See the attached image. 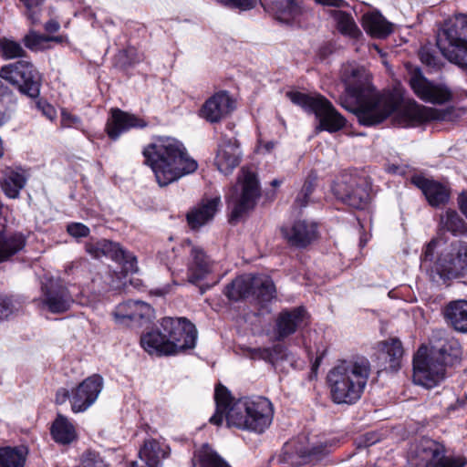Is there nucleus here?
Wrapping results in <instances>:
<instances>
[{"label":"nucleus","mask_w":467,"mask_h":467,"mask_svg":"<svg viewBox=\"0 0 467 467\" xmlns=\"http://www.w3.org/2000/svg\"><path fill=\"white\" fill-rule=\"evenodd\" d=\"M214 400L216 411L210 418V422L213 425L220 426L225 417L229 427L262 433L273 420V406L266 398H242L234 401L230 391L218 384Z\"/></svg>","instance_id":"f257e3e1"},{"label":"nucleus","mask_w":467,"mask_h":467,"mask_svg":"<svg viewBox=\"0 0 467 467\" xmlns=\"http://www.w3.org/2000/svg\"><path fill=\"white\" fill-rule=\"evenodd\" d=\"M341 79L345 85V91L353 106H342L354 112L360 124L372 126L382 122L396 108L394 100L389 97L379 96L374 93L370 85V78L365 68L351 65L344 67Z\"/></svg>","instance_id":"f03ea898"},{"label":"nucleus","mask_w":467,"mask_h":467,"mask_svg":"<svg viewBox=\"0 0 467 467\" xmlns=\"http://www.w3.org/2000/svg\"><path fill=\"white\" fill-rule=\"evenodd\" d=\"M143 155L161 187L194 172L198 168L197 161L189 156L182 143L173 138L155 140L144 149Z\"/></svg>","instance_id":"7ed1b4c3"},{"label":"nucleus","mask_w":467,"mask_h":467,"mask_svg":"<svg viewBox=\"0 0 467 467\" xmlns=\"http://www.w3.org/2000/svg\"><path fill=\"white\" fill-rule=\"evenodd\" d=\"M461 345L453 337L444 338L431 348L421 347L413 358V382L426 389L437 386L445 378L447 366L460 360Z\"/></svg>","instance_id":"20e7f679"},{"label":"nucleus","mask_w":467,"mask_h":467,"mask_svg":"<svg viewBox=\"0 0 467 467\" xmlns=\"http://www.w3.org/2000/svg\"><path fill=\"white\" fill-rule=\"evenodd\" d=\"M370 374V363L364 357L341 360L327 373L332 400L337 404H354L364 392Z\"/></svg>","instance_id":"39448f33"},{"label":"nucleus","mask_w":467,"mask_h":467,"mask_svg":"<svg viewBox=\"0 0 467 467\" xmlns=\"http://www.w3.org/2000/svg\"><path fill=\"white\" fill-rule=\"evenodd\" d=\"M436 45L449 62L467 71V15L446 19L438 30Z\"/></svg>","instance_id":"423d86ee"},{"label":"nucleus","mask_w":467,"mask_h":467,"mask_svg":"<svg viewBox=\"0 0 467 467\" xmlns=\"http://www.w3.org/2000/svg\"><path fill=\"white\" fill-rule=\"evenodd\" d=\"M260 194L261 189L256 174L243 167L238 174L237 182L230 188L225 196L231 209L230 221H237L254 209Z\"/></svg>","instance_id":"0eeeda50"},{"label":"nucleus","mask_w":467,"mask_h":467,"mask_svg":"<svg viewBox=\"0 0 467 467\" xmlns=\"http://www.w3.org/2000/svg\"><path fill=\"white\" fill-rule=\"evenodd\" d=\"M443 444L423 437L410 446L407 460L410 467H464L462 456H446Z\"/></svg>","instance_id":"6e6552de"},{"label":"nucleus","mask_w":467,"mask_h":467,"mask_svg":"<svg viewBox=\"0 0 467 467\" xmlns=\"http://www.w3.org/2000/svg\"><path fill=\"white\" fill-rule=\"evenodd\" d=\"M286 95L294 104L316 115L319 120V125L317 128L318 130L336 132L345 126L346 119L344 117L336 110L331 102L325 97L321 95L311 96L298 91L287 92Z\"/></svg>","instance_id":"1a4fd4ad"},{"label":"nucleus","mask_w":467,"mask_h":467,"mask_svg":"<svg viewBox=\"0 0 467 467\" xmlns=\"http://www.w3.org/2000/svg\"><path fill=\"white\" fill-rule=\"evenodd\" d=\"M102 389V377L94 374L72 389L71 392L65 388L58 389L56 393V402L64 404L69 400L74 413L84 412L96 402Z\"/></svg>","instance_id":"9d476101"},{"label":"nucleus","mask_w":467,"mask_h":467,"mask_svg":"<svg viewBox=\"0 0 467 467\" xmlns=\"http://www.w3.org/2000/svg\"><path fill=\"white\" fill-rule=\"evenodd\" d=\"M0 77L24 95L33 99L39 96L41 77L30 61L19 60L2 67Z\"/></svg>","instance_id":"9b49d317"},{"label":"nucleus","mask_w":467,"mask_h":467,"mask_svg":"<svg viewBox=\"0 0 467 467\" xmlns=\"http://www.w3.org/2000/svg\"><path fill=\"white\" fill-rule=\"evenodd\" d=\"M161 327L171 345L172 355L195 347L197 330L195 326L186 318L164 317Z\"/></svg>","instance_id":"f8f14e48"},{"label":"nucleus","mask_w":467,"mask_h":467,"mask_svg":"<svg viewBox=\"0 0 467 467\" xmlns=\"http://www.w3.org/2000/svg\"><path fill=\"white\" fill-rule=\"evenodd\" d=\"M335 196L355 209H364L369 202V186L364 178L343 176L333 186Z\"/></svg>","instance_id":"ddd939ff"},{"label":"nucleus","mask_w":467,"mask_h":467,"mask_svg":"<svg viewBox=\"0 0 467 467\" xmlns=\"http://www.w3.org/2000/svg\"><path fill=\"white\" fill-rule=\"evenodd\" d=\"M85 250L94 259L106 256L121 264L126 273L133 274L139 270L137 258L124 250L118 243L107 239L90 241L85 244Z\"/></svg>","instance_id":"4468645a"},{"label":"nucleus","mask_w":467,"mask_h":467,"mask_svg":"<svg viewBox=\"0 0 467 467\" xmlns=\"http://www.w3.org/2000/svg\"><path fill=\"white\" fill-rule=\"evenodd\" d=\"M436 271L442 278L457 277L467 274V242L451 244V252L441 255L436 263Z\"/></svg>","instance_id":"2eb2a0df"},{"label":"nucleus","mask_w":467,"mask_h":467,"mask_svg":"<svg viewBox=\"0 0 467 467\" xmlns=\"http://www.w3.org/2000/svg\"><path fill=\"white\" fill-rule=\"evenodd\" d=\"M242 157L243 153L237 140L234 137L223 135L214 159L218 171L225 175L232 173L239 166Z\"/></svg>","instance_id":"dca6fc26"},{"label":"nucleus","mask_w":467,"mask_h":467,"mask_svg":"<svg viewBox=\"0 0 467 467\" xmlns=\"http://www.w3.org/2000/svg\"><path fill=\"white\" fill-rule=\"evenodd\" d=\"M190 254L188 262V281L195 284L204 279L213 271V262L206 255L203 249L192 241L185 240L182 244Z\"/></svg>","instance_id":"f3484780"},{"label":"nucleus","mask_w":467,"mask_h":467,"mask_svg":"<svg viewBox=\"0 0 467 467\" xmlns=\"http://www.w3.org/2000/svg\"><path fill=\"white\" fill-rule=\"evenodd\" d=\"M147 125L145 119L116 108L110 109V116L106 124V131L110 139L117 140L122 133L129 131L130 129H143Z\"/></svg>","instance_id":"a211bd4d"},{"label":"nucleus","mask_w":467,"mask_h":467,"mask_svg":"<svg viewBox=\"0 0 467 467\" xmlns=\"http://www.w3.org/2000/svg\"><path fill=\"white\" fill-rule=\"evenodd\" d=\"M281 232L289 244L298 248L306 247L318 236L317 224L306 220H297L290 226L282 227Z\"/></svg>","instance_id":"6ab92c4d"},{"label":"nucleus","mask_w":467,"mask_h":467,"mask_svg":"<svg viewBox=\"0 0 467 467\" xmlns=\"http://www.w3.org/2000/svg\"><path fill=\"white\" fill-rule=\"evenodd\" d=\"M414 93L423 101L442 104L451 99V92L444 87L433 85L420 73H414L410 79Z\"/></svg>","instance_id":"aec40b11"},{"label":"nucleus","mask_w":467,"mask_h":467,"mask_svg":"<svg viewBox=\"0 0 467 467\" xmlns=\"http://www.w3.org/2000/svg\"><path fill=\"white\" fill-rule=\"evenodd\" d=\"M234 109V101L228 92L220 91L204 102L200 116L211 123H216L228 116Z\"/></svg>","instance_id":"412c9836"},{"label":"nucleus","mask_w":467,"mask_h":467,"mask_svg":"<svg viewBox=\"0 0 467 467\" xmlns=\"http://www.w3.org/2000/svg\"><path fill=\"white\" fill-rule=\"evenodd\" d=\"M153 308L142 301H127L117 306L113 316L117 323L128 325L130 321L150 320Z\"/></svg>","instance_id":"4be33fe9"},{"label":"nucleus","mask_w":467,"mask_h":467,"mask_svg":"<svg viewBox=\"0 0 467 467\" xmlns=\"http://www.w3.org/2000/svg\"><path fill=\"white\" fill-rule=\"evenodd\" d=\"M42 290V303L52 313H64L73 303L69 292L63 285L51 282L49 286L46 285Z\"/></svg>","instance_id":"5701e85b"},{"label":"nucleus","mask_w":467,"mask_h":467,"mask_svg":"<svg viewBox=\"0 0 467 467\" xmlns=\"http://www.w3.org/2000/svg\"><path fill=\"white\" fill-rule=\"evenodd\" d=\"M306 317V311L302 306L280 312L275 323L276 339L283 340L294 334L301 326Z\"/></svg>","instance_id":"b1692460"},{"label":"nucleus","mask_w":467,"mask_h":467,"mask_svg":"<svg viewBox=\"0 0 467 467\" xmlns=\"http://www.w3.org/2000/svg\"><path fill=\"white\" fill-rule=\"evenodd\" d=\"M398 122L403 127H415L423 122L440 119L437 110L412 104L405 107L398 112Z\"/></svg>","instance_id":"393cba45"},{"label":"nucleus","mask_w":467,"mask_h":467,"mask_svg":"<svg viewBox=\"0 0 467 467\" xmlns=\"http://www.w3.org/2000/svg\"><path fill=\"white\" fill-rule=\"evenodd\" d=\"M414 182L432 207H439L449 202L450 190L445 185L422 177L416 178Z\"/></svg>","instance_id":"a878e982"},{"label":"nucleus","mask_w":467,"mask_h":467,"mask_svg":"<svg viewBox=\"0 0 467 467\" xmlns=\"http://www.w3.org/2000/svg\"><path fill=\"white\" fill-rule=\"evenodd\" d=\"M168 451L167 445L160 443L156 440H148L140 450L139 455L147 467H160L161 460L168 456ZM131 467L143 466H140L138 462H133Z\"/></svg>","instance_id":"bb28decb"},{"label":"nucleus","mask_w":467,"mask_h":467,"mask_svg":"<svg viewBox=\"0 0 467 467\" xmlns=\"http://www.w3.org/2000/svg\"><path fill=\"white\" fill-rule=\"evenodd\" d=\"M220 202L219 197L205 200L188 213L187 221L191 228L198 229L211 221L216 213Z\"/></svg>","instance_id":"cd10ccee"},{"label":"nucleus","mask_w":467,"mask_h":467,"mask_svg":"<svg viewBox=\"0 0 467 467\" xmlns=\"http://www.w3.org/2000/svg\"><path fill=\"white\" fill-rule=\"evenodd\" d=\"M26 238L20 232L0 231V263L5 262L26 246Z\"/></svg>","instance_id":"c85d7f7f"},{"label":"nucleus","mask_w":467,"mask_h":467,"mask_svg":"<svg viewBox=\"0 0 467 467\" xmlns=\"http://www.w3.org/2000/svg\"><path fill=\"white\" fill-rule=\"evenodd\" d=\"M141 347L150 355H172L166 333L159 330H151L140 337Z\"/></svg>","instance_id":"c756f323"},{"label":"nucleus","mask_w":467,"mask_h":467,"mask_svg":"<svg viewBox=\"0 0 467 467\" xmlns=\"http://www.w3.org/2000/svg\"><path fill=\"white\" fill-rule=\"evenodd\" d=\"M364 30L373 37L385 38L392 32V24L379 12L367 13L362 17Z\"/></svg>","instance_id":"7c9ffc66"},{"label":"nucleus","mask_w":467,"mask_h":467,"mask_svg":"<svg viewBox=\"0 0 467 467\" xmlns=\"http://www.w3.org/2000/svg\"><path fill=\"white\" fill-rule=\"evenodd\" d=\"M255 275L245 274L237 276L225 287L224 294L230 299L238 301L253 294Z\"/></svg>","instance_id":"2f4dec72"},{"label":"nucleus","mask_w":467,"mask_h":467,"mask_svg":"<svg viewBox=\"0 0 467 467\" xmlns=\"http://www.w3.org/2000/svg\"><path fill=\"white\" fill-rule=\"evenodd\" d=\"M307 12L302 0H286L276 3L275 16L281 22L290 23L297 20Z\"/></svg>","instance_id":"473e14b6"},{"label":"nucleus","mask_w":467,"mask_h":467,"mask_svg":"<svg viewBox=\"0 0 467 467\" xmlns=\"http://www.w3.org/2000/svg\"><path fill=\"white\" fill-rule=\"evenodd\" d=\"M331 16L335 21L337 30L341 35L351 39H358L362 36V32L351 14L342 10H334L331 11Z\"/></svg>","instance_id":"72a5a7b5"},{"label":"nucleus","mask_w":467,"mask_h":467,"mask_svg":"<svg viewBox=\"0 0 467 467\" xmlns=\"http://www.w3.org/2000/svg\"><path fill=\"white\" fill-rule=\"evenodd\" d=\"M53 439L61 444L72 442L77 435L73 424L63 415L58 414L51 427Z\"/></svg>","instance_id":"f704fd0d"},{"label":"nucleus","mask_w":467,"mask_h":467,"mask_svg":"<svg viewBox=\"0 0 467 467\" xmlns=\"http://www.w3.org/2000/svg\"><path fill=\"white\" fill-rule=\"evenodd\" d=\"M446 317L451 326L460 332H467V301L451 303L446 308Z\"/></svg>","instance_id":"c9c22d12"},{"label":"nucleus","mask_w":467,"mask_h":467,"mask_svg":"<svg viewBox=\"0 0 467 467\" xmlns=\"http://www.w3.org/2000/svg\"><path fill=\"white\" fill-rule=\"evenodd\" d=\"M379 350L385 355L386 362L391 370H397L403 356V347L400 339L389 338L379 343Z\"/></svg>","instance_id":"e433bc0d"},{"label":"nucleus","mask_w":467,"mask_h":467,"mask_svg":"<svg viewBox=\"0 0 467 467\" xmlns=\"http://www.w3.org/2000/svg\"><path fill=\"white\" fill-rule=\"evenodd\" d=\"M440 226L442 230L451 233L453 235L462 234L467 230L465 222L453 210H447L441 215Z\"/></svg>","instance_id":"4c0bfd02"},{"label":"nucleus","mask_w":467,"mask_h":467,"mask_svg":"<svg viewBox=\"0 0 467 467\" xmlns=\"http://www.w3.org/2000/svg\"><path fill=\"white\" fill-rule=\"evenodd\" d=\"M253 294L261 302H269L275 296V287L272 279L266 275H255Z\"/></svg>","instance_id":"58836bf2"},{"label":"nucleus","mask_w":467,"mask_h":467,"mask_svg":"<svg viewBox=\"0 0 467 467\" xmlns=\"http://www.w3.org/2000/svg\"><path fill=\"white\" fill-rule=\"evenodd\" d=\"M26 184V178L19 172H11L1 183V187L9 198H16L19 196L20 191Z\"/></svg>","instance_id":"ea45409f"},{"label":"nucleus","mask_w":467,"mask_h":467,"mask_svg":"<svg viewBox=\"0 0 467 467\" xmlns=\"http://www.w3.org/2000/svg\"><path fill=\"white\" fill-rule=\"evenodd\" d=\"M26 458L22 450L0 448V467H24Z\"/></svg>","instance_id":"a19ab883"},{"label":"nucleus","mask_w":467,"mask_h":467,"mask_svg":"<svg viewBox=\"0 0 467 467\" xmlns=\"http://www.w3.org/2000/svg\"><path fill=\"white\" fill-rule=\"evenodd\" d=\"M197 457L201 467H230L208 444L200 449Z\"/></svg>","instance_id":"79ce46f5"},{"label":"nucleus","mask_w":467,"mask_h":467,"mask_svg":"<svg viewBox=\"0 0 467 467\" xmlns=\"http://www.w3.org/2000/svg\"><path fill=\"white\" fill-rule=\"evenodd\" d=\"M0 53L5 59L24 57L26 55L20 43L8 38L0 39Z\"/></svg>","instance_id":"37998d69"},{"label":"nucleus","mask_w":467,"mask_h":467,"mask_svg":"<svg viewBox=\"0 0 467 467\" xmlns=\"http://www.w3.org/2000/svg\"><path fill=\"white\" fill-rule=\"evenodd\" d=\"M26 11L25 16L32 24H37L40 21V15L45 0H19Z\"/></svg>","instance_id":"c03bdc74"},{"label":"nucleus","mask_w":467,"mask_h":467,"mask_svg":"<svg viewBox=\"0 0 467 467\" xmlns=\"http://www.w3.org/2000/svg\"><path fill=\"white\" fill-rule=\"evenodd\" d=\"M55 39L57 40V37L47 36L45 35L37 34L35 31H30L24 36L23 41L27 48L34 50L37 49L43 43Z\"/></svg>","instance_id":"a18cd8bd"},{"label":"nucleus","mask_w":467,"mask_h":467,"mask_svg":"<svg viewBox=\"0 0 467 467\" xmlns=\"http://www.w3.org/2000/svg\"><path fill=\"white\" fill-rule=\"evenodd\" d=\"M218 4L229 7L247 11L256 5L257 0H215Z\"/></svg>","instance_id":"49530a36"},{"label":"nucleus","mask_w":467,"mask_h":467,"mask_svg":"<svg viewBox=\"0 0 467 467\" xmlns=\"http://www.w3.org/2000/svg\"><path fill=\"white\" fill-rule=\"evenodd\" d=\"M78 467H109V465L99 454L88 451L82 455Z\"/></svg>","instance_id":"de8ad7c7"},{"label":"nucleus","mask_w":467,"mask_h":467,"mask_svg":"<svg viewBox=\"0 0 467 467\" xmlns=\"http://www.w3.org/2000/svg\"><path fill=\"white\" fill-rule=\"evenodd\" d=\"M420 61L430 68L439 67V58L434 52L428 47H422L419 51Z\"/></svg>","instance_id":"09e8293b"},{"label":"nucleus","mask_w":467,"mask_h":467,"mask_svg":"<svg viewBox=\"0 0 467 467\" xmlns=\"http://www.w3.org/2000/svg\"><path fill=\"white\" fill-rule=\"evenodd\" d=\"M67 233L74 238L87 237L89 228L81 223H71L67 227Z\"/></svg>","instance_id":"8fccbe9b"},{"label":"nucleus","mask_w":467,"mask_h":467,"mask_svg":"<svg viewBox=\"0 0 467 467\" xmlns=\"http://www.w3.org/2000/svg\"><path fill=\"white\" fill-rule=\"evenodd\" d=\"M13 312L11 300L4 296H0V320L7 318Z\"/></svg>","instance_id":"3c124183"},{"label":"nucleus","mask_w":467,"mask_h":467,"mask_svg":"<svg viewBox=\"0 0 467 467\" xmlns=\"http://www.w3.org/2000/svg\"><path fill=\"white\" fill-rule=\"evenodd\" d=\"M250 356L253 359H263L267 362H270L271 359V353L268 348H253L250 350Z\"/></svg>","instance_id":"603ef678"},{"label":"nucleus","mask_w":467,"mask_h":467,"mask_svg":"<svg viewBox=\"0 0 467 467\" xmlns=\"http://www.w3.org/2000/svg\"><path fill=\"white\" fill-rule=\"evenodd\" d=\"M271 353L270 363H275L279 359H283L285 357L286 348L282 345H275L272 348H268Z\"/></svg>","instance_id":"864d4df0"},{"label":"nucleus","mask_w":467,"mask_h":467,"mask_svg":"<svg viewBox=\"0 0 467 467\" xmlns=\"http://www.w3.org/2000/svg\"><path fill=\"white\" fill-rule=\"evenodd\" d=\"M316 176L309 175L306 180L300 192L310 197L316 187Z\"/></svg>","instance_id":"5fc2aeb1"},{"label":"nucleus","mask_w":467,"mask_h":467,"mask_svg":"<svg viewBox=\"0 0 467 467\" xmlns=\"http://www.w3.org/2000/svg\"><path fill=\"white\" fill-rule=\"evenodd\" d=\"M317 4L325 6L342 7L346 5L344 0H314Z\"/></svg>","instance_id":"6e6d98bb"},{"label":"nucleus","mask_w":467,"mask_h":467,"mask_svg":"<svg viewBox=\"0 0 467 467\" xmlns=\"http://www.w3.org/2000/svg\"><path fill=\"white\" fill-rule=\"evenodd\" d=\"M459 208L467 218V192H462L458 197Z\"/></svg>","instance_id":"4d7b16f0"},{"label":"nucleus","mask_w":467,"mask_h":467,"mask_svg":"<svg viewBox=\"0 0 467 467\" xmlns=\"http://www.w3.org/2000/svg\"><path fill=\"white\" fill-rule=\"evenodd\" d=\"M60 26L58 24V22L55 21V20H49L48 22L46 23L45 25V29L47 31V32H50V33H56L58 31Z\"/></svg>","instance_id":"13d9d810"},{"label":"nucleus","mask_w":467,"mask_h":467,"mask_svg":"<svg viewBox=\"0 0 467 467\" xmlns=\"http://www.w3.org/2000/svg\"><path fill=\"white\" fill-rule=\"evenodd\" d=\"M309 196L302 194V192H299L296 202L298 203L299 206L304 207L308 203Z\"/></svg>","instance_id":"bf43d9fd"},{"label":"nucleus","mask_w":467,"mask_h":467,"mask_svg":"<svg viewBox=\"0 0 467 467\" xmlns=\"http://www.w3.org/2000/svg\"><path fill=\"white\" fill-rule=\"evenodd\" d=\"M433 245L434 242H431L426 246L425 252H424V261H427L429 257H431L433 254Z\"/></svg>","instance_id":"052dcab7"},{"label":"nucleus","mask_w":467,"mask_h":467,"mask_svg":"<svg viewBox=\"0 0 467 467\" xmlns=\"http://www.w3.org/2000/svg\"><path fill=\"white\" fill-rule=\"evenodd\" d=\"M62 116H63V123L65 125H67L66 121L68 118H71V116L66 112H63ZM79 122H80V120L78 117L72 116V125L78 124Z\"/></svg>","instance_id":"680f3d73"},{"label":"nucleus","mask_w":467,"mask_h":467,"mask_svg":"<svg viewBox=\"0 0 467 467\" xmlns=\"http://www.w3.org/2000/svg\"><path fill=\"white\" fill-rule=\"evenodd\" d=\"M44 113L47 116L48 119H52L55 116L54 109L47 105V109H44Z\"/></svg>","instance_id":"e2e57ef3"},{"label":"nucleus","mask_w":467,"mask_h":467,"mask_svg":"<svg viewBox=\"0 0 467 467\" xmlns=\"http://www.w3.org/2000/svg\"><path fill=\"white\" fill-rule=\"evenodd\" d=\"M5 121V116L4 113L0 111V125L4 124Z\"/></svg>","instance_id":"0e129e2a"},{"label":"nucleus","mask_w":467,"mask_h":467,"mask_svg":"<svg viewBox=\"0 0 467 467\" xmlns=\"http://www.w3.org/2000/svg\"><path fill=\"white\" fill-rule=\"evenodd\" d=\"M376 441H377V440H369V439H368V440H367V445H368V446L372 445V444H374Z\"/></svg>","instance_id":"69168bd1"},{"label":"nucleus","mask_w":467,"mask_h":467,"mask_svg":"<svg viewBox=\"0 0 467 467\" xmlns=\"http://www.w3.org/2000/svg\"><path fill=\"white\" fill-rule=\"evenodd\" d=\"M272 185H273V186H275V187L279 186V185H280V182H279V181H277V180H274V181L272 182Z\"/></svg>","instance_id":"338daca9"}]
</instances>
